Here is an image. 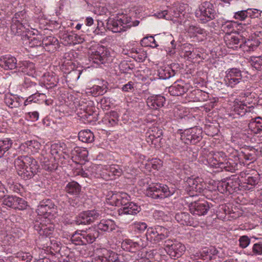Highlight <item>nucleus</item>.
<instances>
[{
	"mask_svg": "<svg viewBox=\"0 0 262 262\" xmlns=\"http://www.w3.org/2000/svg\"><path fill=\"white\" fill-rule=\"evenodd\" d=\"M225 84L228 86L234 88L238 84L244 83L242 71L237 68H231L226 71Z\"/></svg>",
	"mask_w": 262,
	"mask_h": 262,
	"instance_id": "dca6fc26",
	"label": "nucleus"
},
{
	"mask_svg": "<svg viewBox=\"0 0 262 262\" xmlns=\"http://www.w3.org/2000/svg\"><path fill=\"white\" fill-rule=\"evenodd\" d=\"M118 254L114 251L104 249L102 255H99L96 259L97 262H117Z\"/></svg>",
	"mask_w": 262,
	"mask_h": 262,
	"instance_id": "2f4dec72",
	"label": "nucleus"
},
{
	"mask_svg": "<svg viewBox=\"0 0 262 262\" xmlns=\"http://www.w3.org/2000/svg\"><path fill=\"white\" fill-rule=\"evenodd\" d=\"M81 186L75 181L69 182L64 188V191L71 195L78 196L81 191Z\"/></svg>",
	"mask_w": 262,
	"mask_h": 262,
	"instance_id": "58836bf2",
	"label": "nucleus"
},
{
	"mask_svg": "<svg viewBox=\"0 0 262 262\" xmlns=\"http://www.w3.org/2000/svg\"><path fill=\"white\" fill-rule=\"evenodd\" d=\"M99 232L95 228L76 231L71 237V241L76 245H86L95 241Z\"/></svg>",
	"mask_w": 262,
	"mask_h": 262,
	"instance_id": "423d86ee",
	"label": "nucleus"
},
{
	"mask_svg": "<svg viewBox=\"0 0 262 262\" xmlns=\"http://www.w3.org/2000/svg\"><path fill=\"white\" fill-rule=\"evenodd\" d=\"M188 32L190 34H192L194 36H196L198 34L203 35H207L206 31L205 29L193 25L189 26V28L188 29Z\"/></svg>",
	"mask_w": 262,
	"mask_h": 262,
	"instance_id": "052dcab7",
	"label": "nucleus"
},
{
	"mask_svg": "<svg viewBox=\"0 0 262 262\" xmlns=\"http://www.w3.org/2000/svg\"><path fill=\"white\" fill-rule=\"evenodd\" d=\"M158 75L161 79H167L174 76L175 71L169 66L161 67L158 70Z\"/></svg>",
	"mask_w": 262,
	"mask_h": 262,
	"instance_id": "a19ab883",
	"label": "nucleus"
},
{
	"mask_svg": "<svg viewBox=\"0 0 262 262\" xmlns=\"http://www.w3.org/2000/svg\"><path fill=\"white\" fill-rule=\"evenodd\" d=\"M18 63L16 58L7 54L0 57V67L5 70H10L18 68Z\"/></svg>",
	"mask_w": 262,
	"mask_h": 262,
	"instance_id": "412c9836",
	"label": "nucleus"
},
{
	"mask_svg": "<svg viewBox=\"0 0 262 262\" xmlns=\"http://www.w3.org/2000/svg\"><path fill=\"white\" fill-rule=\"evenodd\" d=\"M100 215V211L95 209L82 211L76 217L75 222L78 225L91 224L98 220Z\"/></svg>",
	"mask_w": 262,
	"mask_h": 262,
	"instance_id": "4468645a",
	"label": "nucleus"
},
{
	"mask_svg": "<svg viewBox=\"0 0 262 262\" xmlns=\"http://www.w3.org/2000/svg\"><path fill=\"white\" fill-rule=\"evenodd\" d=\"M29 45L31 47L42 46V38L40 35H37L35 37L29 38Z\"/></svg>",
	"mask_w": 262,
	"mask_h": 262,
	"instance_id": "69168bd1",
	"label": "nucleus"
},
{
	"mask_svg": "<svg viewBox=\"0 0 262 262\" xmlns=\"http://www.w3.org/2000/svg\"><path fill=\"white\" fill-rule=\"evenodd\" d=\"M251 65L257 70L262 69V56H252L250 58Z\"/></svg>",
	"mask_w": 262,
	"mask_h": 262,
	"instance_id": "bf43d9fd",
	"label": "nucleus"
},
{
	"mask_svg": "<svg viewBox=\"0 0 262 262\" xmlns=\"http://www.w3.org/2000/svg\"><path fill=\"white\" fill-rule=\"evenodd\" d=\"M224 40L227 47L233 50H236L242 48L243 39L238 35H226Z\"/></svg>",
	"mask_w": 262,
	"mask_h": 262,
	"instance_id": "393cba45",
	"label": "nucleus"
},
{
	"mask_svg": "<svg viewBox=\"0 0 262 262\" xmlns=\"http://www.w3.org/2000/svg\"><path fill=\"white\" fill-rule=\"evenodd\" d=\"M45 94L43 93H36L28 97L24 102L25 106L34 102L40 103V100H43Z\"/></svg>",
	"mask_w": 262,
	"mask_h": 262,
	"instance_id": "de8ad7c7",
	"label": "nucleus"
},
{
	"mask_svg": "<svg viewBox=\"0 0 262 262\" xmlns=\"http://www.w3.org/2000/svg\"><path fill=\"white\" fill-rule=\"evenodd\" d=\"M42 81L47 89H51L57 85L58 78L53 73H47L43 75Z\"/></svg>",
	"mask_w": 262,
	"mask_h": 262,
	"instance_id": "4c0bfd02",
	"label": "nucleus"
},
{
	"mask_svg": "<svg viewBox=\"0 0 262 262\" xmlns=\"http://www.w3.org/2000/svg\"><path fill=\"white\" fill-rule=\"evenodd\" d=\"M9 259H12L11 262H18V260L22 262H30L32 260V256L30 253L19 252L15 254V257H9Z\"/></svg>",
	"mask_w": 262,
	"mask_h": 262,
	"instance_id": "a18cd8bd",
	"label": "nucleus"
},
{
	"mask_svg": "<svg viewBox=\"0 0 262 262\" xmlns=\"http://www.w3.org/2000/svg\"><path fill=\"white\" fill-rule=\"evenodd\" d=\"M251 95V93L249 91L240 93L238 98L234 101V105L231 110L232 113L230 114L231 116L234 118L242 117L249 111L250 107L248 106L247 104H250Z\"/></svg>",
	"mask_w": 262,
	"mask_h": 262,
	"instance_id": "39448f33",
	"label": "nucleus"
},
{
	"mask_svg": "<svg viewBox=\"0 0 262 262\" xmlns=\"http://www.w3.org/2000/svg\"><path fill=\"white\" fill-rule=\"evenodd\" d=\"M236 24L233 21H226L223 23L221 26V30L226 33V35L230 34L234 31Z\"/></svg>",
	"mask_w": 262,
	"mask_h": 262,
	"instance_id": "603ef678",
	"label": "nucleus"
},
{
	"mask_svg": "<svg viewBox=\"0 0 262 262\" xmlns=\"http://www.w3.org/2000/svg\"><path fill=\"white\" fill-rule=\"evenodd\" d=\"M83 112L81 113V119L85 124L95 123L98 120V113L95 111V107L87 105L83 106Z\"/></svg>",
	"mask_w": 262,
	"mask_h": 262,
	"instance_id": "aec40b11",
	"label": "nucleus"
},
{
	"mask_svg": "<svg viewBox=\"0 0 262 262\" xmlns=\"http://www.w3.org/2000/svg\"><path fill=\"white\" fill-rule=\"evenodd\" d=\"M241 188L245 190L253 189L260 180L259 174L253 169H247L239 173Z\"/></svg>",
	"mask_w": 262,
	"mask_h": 262,
	"instance_id": "9d476101",
	"label": "nucleus"
},
{
	"mask_svg": "<svg viewBox=\"0 0 262 262\" xmlns=\"http://www.w3.org/2000/svg\"><path fill=\"white\" fill-rule=\"evenodd\" d=\"M14 166L18 174L26 180L33 178L38 172L39 167L37 161L29 156L17 157L14 161Z\"/></svg>",
	"mask_w": 262,
	"mask_h": 262,
	"instance_id": "f03ea898",
	"label": "nucleus"
},
{
	"mask_svg": "<svg viewBox=\"0 0 262 262\" xmlns=\"http://www.w3.org/2000/svg\"><path fill=\"white\" fill-rule=\"evenodd\" d=\"M259 42L257 40H250L243 42L241 49L244 52H249L256 50L259 46Z\"/></svg>",
	"mask_w": 262,
	"mask_h": 262,
	"instance_id": "c03bdc74",
	"label": "nucleus"
},
{
	"mask_svg": "<svg viewBox=\"0 0 262 262\" xmlns=\"http://www.w3.org/2000/svg\"><path fill=\"white\" fill-rule=\"evenodd\" d=\"M29 17L25 10L16 13L12 18L10 31L14 35H21L29 30Z\"/></svg>",
	"mask_w": 262,
	"mask_h": 262,
	"instance_id": "0eeeda50",
	"label": "nucleus"
},
{
	"mask_svg": "<svg viewBox=\"0 0 262 262\" xmlns=\"http://www.w3.org/2000/svg\"><path fill=\"white\" fill-rule=\"evenodd\" d=\"M168 230L162 226L156 225L147 228L145 237L141 236H133L131 239H125L122 243L123 249L130 252H135L145 248L147 241L152 244H157L169 236Z\"/></svg>",
	"mask_w": 262,
	"mask_h": 262,
	"instance_id": "f257e3e1",
	"label": "nucleus"
},
{
	"mask_svg": "<svg viewBox=\"0 0 262 262\" xmlns=\"http://www.w3.org/2000/svg\"><path fill=\"white\" fill-rule=\"evenodd\" d=\"M195 94L198 101H206L209 99V94L201 90H197L195 91Z\"/></svg>",
	"mask_w": 262,
	"mask_h": 262,
	"instance_id": "338daca9",
	"label": "nucleus"
},
{
	"mask_svg": "<svg viewBox=\"0 0 262 262\" xmlns=\"http://www.w3.org/2000/svg\"><path fill=\"white\" fill-rule=\"evenodd\" d=\"M13 144L12 140L10 138L0 139V158L10 148Z\"/></svg>",
	"mask_w": 262,
	"mask_h": 262,
	"instance_id": "49530a36",
	"label": "nucleus"
},
{
	"mask_svg": "<svg viewBox=\"0 0 262 262\" xmlns=\"http://www.w3.org/2000/svg\"><path fill=\"white\" fill-rule=\"evenodd\" d=\"M225 154L223 152H218L214 154L208 159V162L210 166L215 168L221 167V164L225 161Z\"/></svg>",
	"mask_w": 262,
	"mask_h": 262,
	"instance_id": "cd10ccee",
	"label": "nucleus"
},
{
	"mask_svg": "<svg viewBox=\"0 0 262 262\" xmlns=\"http://www.w3.org/2000/svg\"><path fill=\"white\" fill-rule=\"evenodd\" d=\"M174 191V189L169 188L166 185L155 183L148 186L145 194L147 196L152 199H163L171 196Z\"/></svg>",
	"mask_w": 262,
	"mask_h": 262,
	"instance_id": "6e6552de",
	"label": "nucleus"
},
{
	"mask_svg": "<svg viewBox=\"0 0 262 262\" xmlns=\"http://www.w3.org/2000/svg\"><path fill=\"white\" fill-rule=\"evenodd\" d=\"M58 39L53 36H48L42 38V47L49 52H54L59 48Z\"/></svg>",
	"mask_w": 262,
	"mask_h": 262,
	"instance_id": "b1692460",
	"label": "nucleus"
},
{
	"mask_svg": "<svg viewBox=\"0 0 262 262\" xmlns=\"http://www.w3.org/2000/svg\"><path fill=\"white\" fill-rule=\"evenodd\" d=\"M79 140L85 143H91L94 141V135L89 129L81 130L78 133Z\"/></svg>",
	"mask_w": 262,
	"mask_h": 262,
	"instance_id": "37998d69",
	"label": "nucleus"
},
{
	"mask_svg": "<svg viewBox=\"0 0 262 262\" xmlns=\"http://www.w3.org/2000/svg\"><path fill=\"white\" fill-rule=\"evenodd\" d=\"M171 166L174 169L183 170L184 173L186 174H189L190 172L189 167L188 165H183L179 159H174L172 161Z\"/></svg>",
	"mask_w": 262,
	"mask_h": 262,
	"instance_id": "8fccbe9b",
	"label": "nucleus"
},
{
	"mask_svg": "<svg viewBox=\"0 0 262 262\" xmlns=\"http://www.w3.org/2000/svg\"><path fill=\"white\" fill-rule=\"evenodd\" d=\"M16 196L5 195L3 200V204L14 209Z\"/></svg>",
	"mask_w": 262,
	"mask_h": 262,
	"instance_id": "e2e57ef3",
	"label": "nucleus"
},
{
	"mask_svg": "<svg viewBox=\"0 0 262 262\" xmlns=\"http://www.w3.org/2000/svg\"><path fill=\"white\" fill-rule=\"evenodd\" d=\"M72 158L78 160H85L88 156V152L84 149L76 147L72 151Z\"/></svg>",
	"mask_w": 262,
	"mask_h": 262,
	"instance_id": "09e8293b",
	"label": "nucleus"
},
{
	"mask_svg": "<svg viewBox=\"0 0 262 262\" xmlns=\"http://www.w3.org/2000/svg\"><path fill=\"white\" fill-rule=\"evenodd\" d=\"M164 246L167 254L173 259L180 257L186 250L185 245L176 239L165 241Z\"/></svg>",
	"mask_w": 262,
	"mask_h": 262,
	"instance_id": "f8f14e48",
	"label": "nucleus"
},
{
	"mask_svg": "<svg viewBox=\"0 0 262 262\" xmlns=\"http://www.w3.org/2000/svg\"><path fill=\"white\" fill-rule=\"evenodd\" d=\"M14 209L24 210L27 208L28 203L23 198L16 196Z\"/></svg>",
	"mask_w": 262,
	"mask_h": 262,
	"instance_id": "13d9d810",
	"label": "nucleus"
},
{
	"mask_svg": "<svg viewBox=\"0 0 262 262\" xmlns=\"http://www.w3.org/2000/svg\"><path fill=\"white\" fill-rule=\"evenodd\" d=\"M189 208L192 214L201 216L207 213L210 207L207 202L198 201L190 203Z\"/></svg>",
	"mask_w": 262,
	"mask_h": 262,
	"instance_id": "6ab92c4d",
	"label": "nucleus"
},
{
	"mask_svg": "<svg viewBox=\"0 0 262 262\" xmlns=\"http://www.w3.org/2000/svg\"><path fill=\"white\" fill-rule=\"evenodd\" d=\"M188 89L185 86L183 81H176L168 88V92L173 96H182L186 93Z\"/></svg>",
	"mask_w": 262,
	"mask_h": 262,
	"instance_id": "a878e982",
	"label": "nucleus"
},
{
	"mask_svg": "<svg viewBox=\"0 0 262 262\" xmlns=\"http://www.w3.org/2000/svg\"><path fill=\"white\" fill-rule=\"evenodd\" d=\"M238 164L241 165L238 157L235 156L234 159L232 158L227 159L226 157L225 161L221 164V169L227 171L234 172L238 170Z\"/></svg>",
	"mask_w": 262,
	"mask_h": 262,
	"instance_id": "bb28decb",
	"label": "nucleus"
},
{
	"mask_svg": "<svg viewBox=\"0 0 262 262\" xmlns=\"http://www.w3.org/2000/svg\"><path fill=\"white\" fill-rule=\"evenodd\" d=\"M129 201V195L123 192H108L106 198L107 204L112 206H121V207H123Z\"/></svg>",
	"mask_w": 262,
	"mask_h": 262,
	"instance_id": "ddd939ff",
	"label": "nucleus"
},
{
	"mask_svg": "<svg viewBox=\"0 0 262 262\" xmlns=\"http://www.w3.org/2000/svg\"><path fill=\"white\" fill-rule=\"evenodd\" d=\"M106 170L109 172V175L111 174L112 176H120L122 173V169L118 165H112L107 166Z\"/></svg>",
	"mask_w": 262,
	"mask_h": 262,
	"instance_id": "6e6d98bb",
	"label": "nucleus"
},
{
	"mask_svg": "<svg viewBox=\"0 0 262 262\" xmlns=\"http://www.w3.org/2000/svg\"><path fill=\"white\" fill-rule=\"evenodd\" d=\"M66 148V145L63 142L55 143L51 145L50 151L49 154L52 156L56 158L58 160L60 161L61 163H62L63 161L61 157L62 153L65 154L67 157H68V155L66 154V151H64ZM62 158L65 159L66 157L63 156Z\"/></svg>",
	"mask_w": 262,
	"mask_h": 262,
	"instance_id": "4be33fe9",
	"label": "nucleus"
},
{
	"mask_svg": "<svg viewBox=\"0 0 262 262\" xmlns=\"http://www.w3.org/2000/svg\"><path fill=\"white\" fill-rule=\"evenodd\" d=\"M118 113L115 111H112L105 115L102 119V121L107 127H113L118 124Z\"/></svg>",
	"mask_w": 262,
	"mask_h": 262,
	"instance_id": "c756f323",
	"label": "nucleus"
},
{
	"mask_svg": "<svg viewBox=\"0 0 262 262\" xmlns=\"http://www.w3.org/2000/svg\"><path fill=\"white\" fill-rule=\"evenodd\" d=\"M54 204L50 199L43 200L40 202L36 212L39 215H46L49 211L53 208Z\"/></svg>",
	"mask_w": 262,
	"mask_h": 262,
	"instance_id": "72a5a7b5",
	"label": "nucleus"
},
{
	"mask_svg": "<svg viewBox=\"0 0 262 262\" xmlns=\"http://www.w3.org/2000/svg\"><path fill=\"white\" fill-rule=\"evenodd\" d=\"M246 13H247L248 20L249 21L250 19L259 18L261 16L262 11L259 9L249 8L246 9Z\"/></svg>",
	"mask_w": 262,
	"mask_h": 262,
	"instance_id": "4d7b16f0",
	"label": "nucleus"
},
{
	"mask_svg": "<svg viewBox=\"0 0 262 262\" xmlns=\"http://www.w3.org/2000/svg\"><path fill=\"white\" fill-rule=\"evenodd\" d=\"M109 53L104 47H100L93 52L90 56V60L97 64H104L109 58Z\"/></svg>",
	"mask_w": 262,
	"mask_h": 262,
	"instance_id": "a211bd4d",
	"label": "nucleus"
},
{
	"mask_svg": "<svg viewBox=\"0 0 262 262\" xmlns=\"http://www.w3.org/2000/svg\"><path fill=\"white\" fill-rule=\"evenodd\" d=\"M41 155L40 163L42 168L49 171L57 169L60 161L50 155L46 150H42Z\"/></svg>",
	"mask_w": 262,
	"mask_h": 262,
	"instance_id": "f3484780",
	"label": "nucleus"
},
{
	"mask_svg": "<svg viewBox=\"0 0 262 262\" xmlns=\"http://www.w3.org/2000/svg\"><path fill=\"white\" fill-rule=\"evenodd\" d=\"M202 130L201 128L194 127L185 129L182 132L181 129L178 131L177 134L181 136V140H183L186 144H195L199 142L202 139Z\"/></svg>",
	"mask_w": 262,
	"mask_h": 262,
	"instance_id": "9b49d317",
	"label": "nucleus"
},
{
	"mask_svg": "<svg viewBox=\"0 0 262 262\" xmlns=\"http://www.w3.org/2000/svg\"><path fill=\"white\" fill-rule=\"evenodd\" d=\"M140 43L142 46L150 47L153 48L159 46L153 36L144 37L141 39Z\"/></svg>",
	"mask_w": 262,
	"mask_h": 262,
	"instance_id": "3c124183",
	"label": "nucleus"
},
{
	"mask_svg": "<svg viewBox=\"0 0 262 262\" xmlns=\"http://www.w3.org/2000/svg\"><path fill=\"white\" fill-rule=\"evenodd\" d=\"M149 133L152 135L151 137H154L157 142H160L161 137L163 135V131L161 129L158 127H154Z\"/></svg>",
	"mask_w": 262,
	"mask_h": 262,
	"instance_id": "774afa93",
	"label": "nucleus"
},
{
	"mask_svg": "<svg viewBox=\"0 0 262 262\" xmlns=\"http://www.w3.org/2000/svg\"><path fill=\"white\" fill-rule=\"evenodd\" d=\"M229 193H232L241 190V179L239 175L237 178L233 177L226 180Z\"/></svg>",
	"mask_w": 262,
	"mask_h": 262,
	"instance_id": "c9c22d12",
	"label": "nucleus"
},
{
	"mask_svg": "<svg viewBox=\"0 0 262 262\" xmlns=\"http://www.w3.org/2000/svg\"><path fill=\"white\" fill-rule=\"evenodd\" d=\"M18 68L25 74L33 76L35 73L34 64L29 61H21L18 62Z\"/></svg>",
	"mask_w": 262,
	"mask_h": 262,
	"instance_id": "c85d7f7f",
	"label": "nucleus"
},
{
	"mask_svg": "<svg viewBox=\"0 0 262 262\" xmlns=\"http://www.w3.org/2000/svg\"><path fill=\"white\" fill-rule=\"evenodd\" d=\"M24 99L16 95L8 94L5 95L4 101L6 104L10 108H17L22 104Z\"/></svg>",
	"mask_w": 262,
	"mask_h": 262,
	"instance_id": "473e14b6",
	"label": "nucleus"
},
{
	"mask_svg": "<svg viewBox=\"0 0 262 262\" xmlns=\"http://www.w3.org/2000/svg\"><path fill=\"white\" fill-rule=\"evenodd\" d=\"M141 210V207L137 203L128 201L123 207L118 209L117 218L124 224H129L133 220V217Z\"/></svg>",
	"mask_w": 262,
	"mask_h": 262,
	"instance_id": "1a4fd4ad",
	"label": "nucleus"
},
{
	"mask_svg": "<svg viewBox=\"0 0 262 262\" xmlns=\"http://www.w3.org/2000/svg\"><path fill=\"white\" fill-rule=\"evenodd\" d=\"M247 24L250 25L251 29L254 30L253 32L257 30H262V19L256 20H251L247 21Z\"/></svg>",
	"mask_w": 262,
	"mask_h": 262,
	"instance_id": "0e129e2a",
	"label": "nucleus"
},
{
	"mask_svg": "<svg viewBox=\"0 0 262 262\" xmlns=\"http://www.w3.org/2000/svg\"><path fill=\"white\" fill-rule=\"evenodd\" d=\"M61 39L65 42L66 45H74L75 39V34L72 32H64L61 35Z\"/></svg>",
	"mask_w": 262,
	"mask_h": 262,
	"instance_id": "680f3d73",
	"label": "nucleus"
},
{
	"mask_svg": "<svg viewBox=\"0 0 262 262\" xmlns=\"http://www.w3.org/2000/svg\"><path fill=\"white\" fill-rule=\"evenodd\" d=\"M107 86L105 84H103L102 86L94 85L91 89L90 92L94 96L102 95L107 91Z\"/></svg>",
	"mask_w": 262,
	"mask_h": 262,
	"instance_id": "864d4df0",
	"label": "nucleus"
},
{
	"mask_svg": "<svg viewBox=\"0 0 262 262\" xmlns=\"http://www.w3.org/2000/svg\"><path fill=\"white\" fill-rule=\"evenodd\" d=\"M130 227L135 232L142 233L147 229V225L145 222H135L130 225Z\"/></svg>",
	"mask_w": 262,
	"mask_h": 262,
	"instance_id": "5fc2aeb1",
	"label": "nucleus"
},
{
	"mask_svg": "<svg viewBox=\"0 0 262 262\" xmlns=\"http://www.w3.org/2000/svg\"><path fill=\"white\" fill-rule=\"evenodd\" d=\"M165 101L164 96L161 95H153L147 98L146 103L150 108L158 110L164 106Z\"/></svg>",
	"mask_w": 262,
	"mask_h": 262,
	"instance_id": "5701e85b",
	"label": "nucleus"
},
{
	"mask_svg": "<svg viewBox=\"0 0 262 262\" xmlns=\"http://www.w3.org/2000/svg\"><path fill=\"white\" fill-rule=\"evenodd\" d=\"M186 144L180 137L172 138L171 148L173 152H179L184 151L186 148Z\"/></svg>",
	"mask_w": 262,
	"mask_h": 262,
	"instance_id": "ea45409f",
	"label": "nucleus"
},
{
	"mask_svg": "<svg viewBox=\"0 0 262 262\" xmlns=\"http://www.w3.org/2000/svg\"><path fill=\"white\" fill-rule=\"evenodd\" d=\"M117 227L115 222L111 219L101 220L97 225L98 229L106 232H111Z\"/></svg>",
	"mask_w": 262,
	"mask_h": 262,
	"instance_id": "f704fd0d",
	"label": "nucleus"
},
{
	"mask_svg": "<svg viewBox=\"0 0 262 262\" xmlns=\"http://www.w3.org/2000/svg\"><path fill=\"white\" fill-rule=\"evenodd\" d=\"M249 127L254 134H261L262 118L258 117L252 119L249 123Z\"/></svg>",
	"mask_w": 262,
	"mask_h": 262,
	"instance_id": "79ce46f5",
	"label": "nucleus"
},
{
	"mask_svg": "<svg viewBox=\"0 0 262 262\" xmlns=\"http://www.w3.org/2000/svg\"><path fill=\"white\" fill-rule=\"evenodd\" d=\"M34 229L42 237L51 238L54 231V225L49 220H41L34 222Z\"/></svg>",
	"mask_w": 262,
	"mask_h": 262,
	"instance_id": "2eb2a0df",
	"label": "nucleus"
},
{
	"mask_svg": "<svg viewBox=\"0 0 262 262\" xmlns=\"http://www.w3.org/2000/svg\"><path fill=\"white\" fill-rule=\"evenodd\" d=\"M131 19L130 16L123 13L112 15L107 19V29L114 33L125 31L132 26Z\"/></svg>",
	"mask_w": 262,
	"mask_h": 262,
	"instance_id": "7ed1b4c3",
	"label": "nucleus"
},
{
	"mask_svg": "<svg viewBox=\"0 0 262 262\" xmlns=\"http://www.w3.org/2000/svg\"><path fill=\"white\" fill-rule=\"evenodd\" d=\"M195 16L201 24H206L215 18L216 11L214 5L210 1L202 2L194 12Z\"/></svg>",
	"mask_w": 262,
	"mask_h": 262,
	"instance_id": "20e7f679",
	"label": "nucleus"
},
{
	"mask_svg": "<svg viewBox=\"0 0 262 262\" xmlns=\"http://www.w3.org/2000/svg\"><path fill=\"white\" fill-rule=\"evenodd\" d=\"M175 219L181 225L195 227L196 224H194L190 214L187 212H180L175 215Z\"/></svg>",
	"mask_w": 262,
	"mask_h": 262,
	"instance_id": "7c9ffc66",
	"label": "nucleus"
},
{
	"mask_svg": "<svg viewBox=\"0 0 262 262\" xmlns=\"http://www.w3.org/2000/svg\"><path fill=\"white\" fill-rule=\"evenodd\" d=\"M187 184L190 187V191H194L196 193L201 192L203 190L202 179L199 177H189L187 181Z\"/></svg>",
	"mask_w": 262,
	"mask_h": 262,
	"instance_id": "e433bc0d",
	"label": "nucleus"
}]
</instances>
